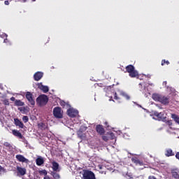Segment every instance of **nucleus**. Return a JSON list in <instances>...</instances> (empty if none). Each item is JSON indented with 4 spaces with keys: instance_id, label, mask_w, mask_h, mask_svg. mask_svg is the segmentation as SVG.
I'll return each mask as SVG.
<instances>
[{
    "instance_id": "obj_1",
    "label": "nucleus",
    "mask_w": 179,
    "mask_h": 179,
    "mask_svg": "<svg viewBox=\"0 0 179 179\" xmlns=\"http://www.w3.org/2000/svg\"><path fill=\"white\" fill-rule=\"evenodd\" d=\"M152 99H154L155 101H159L164 106H167L169 103H170V97L166 96L164 95H162L160 94H152Z\"/></svg>"
},
{
    "instance_id": "obj_2",
    "label": "nucleus",
    "mask_w": 179,
    "mask_h": 179,
    "mask_svg": "<svg viewBox=\"0 0 179 179\" xmlns=\"http://www.w3.org/2000/svg\"><path fill=\"white\" fill-rule=\"evenodd\" d=\"M126 71L129 73L130 78H136L139 76V73L135 70V67L132 64H129L125 68Z\"/></svg>"
},
{
    "instance_id": "obj_3",
    "label": "nucleus",
    "mask_w": 179,
    "mask_h": 179,
    "mask_svg": "<svg viewBox=\"0 0 179 179\" xmlns=\"http://www.w3.org/2000/svg\"><path fill=\"white\" fill-rule=\"evenodd\" d=\"M36 103L40 107H43V106H45L48 103V96L45 94L40 95L36 99Z\"/></svg>"
},
{
    "instance_id": "obj_4",
    "label": "nucleus",
    "mask_w": 179,
    "mask_h": 179,
    "mask_svg": "<svg viewBox=\"0 0 179 179\" xmlns=\"http://www.w3.org/2000/svg\"><path fill=\"white\" fill-rule=\"evenodd\" d=\"M153 115L157 117L158 121H162L163 122H167V116L166 115V113L164 111L159 113L157 111L153 112Z\"/></svg>"
},
{
    "instance_id": "obj_5",
    "label": "nucleus",
    "mask_w": 179,
    "mask_h": 179,
    "mask_svg": "<svg viewBox=\"0 0 179 179\" xmlns=\"http://www.w3.org/2000/svg\"><path fill=\"white\" fill-rule=\"evenodd\" d=\"M83 177L84 179H96L94 173L89 170H83Z\"/></svg>"
},
{
    "instance_id": "obj_6",
    "label": "nucleus",
    "mask_w": 179,
    "mask_h": 179,
    "mask_svg": "<svg viewBox=\"0 0 179 179\" xmlns=\"http://www.w3.org/2000/svg\"><path fill=\"white\" fill-rule=\"evenodd\" d=\"M25 97L31 106H35L36 101H34V98L33 97V94H31V92H27Z\"/></svg>"
},
{
    "instance_id": "obj_7",
    "label": "nucleus",
    "mask_w": 179,
    "mask_h": 179,
    "mask_svg": "<svg viewBox=\"0 0 179 179\" xmlns=\"http://www.w3.org/2000/svg\"><path fill=\"white\" fill-rule=\"evenodd\" d=\"M53 115L55 118H62L63 115L62 113H61V108L55 107L53 109Z\"/></svg>"
},
{
    "instance_id": "obj_8",
    "label": "nucleus",
    "mask_w": 179,
    "mask_h": 179,
    "mask_svg": "<svg viewBox=\"0 0 179 179\" xmlns=\"http://www.w3.org/2000/svg\"><path fill=\"white\" fill-rule=\"evenodd\" d=\"M78 114H79V112H78V110H76L72 108H69L67 110V115H69V117H71V118H75V117H76Z\"/></svg>"
},
{
    "instance_id": "obj_9",
    "label": "nucleus",
    "mask_w": 179,
    "mask_h": 179,
    "mask_svg": "<svg viewBox=\"0 0 179 179\" xmlns=\"http://www.w3.org/2000/svg\"><path fill=\"white\" fill-rule=\"evenodd\" d=\"M131 162L134 163L136 166H145V164H143V161L138 159V157H134L131 158Z\"/></svg>"
},
{
    "instance_id": "obj_10",
    "label": "nucleus",
    "mask_w": 179,
    "mask_h": 179,
    "mask_svg": "<svg viewBox=\"0 0 179 179\" xmlns=\"http://www.w3.org/2000/svg\"><path fill=\"white\" fill-rule=\"evenodd\" d=\"M96 131L97 133L99 134V135H104L106 130H104V127H103V125L98 124L96 126Z\"/></svg>"
},
{
    "instance_id": "obj_11",
    "label": "nucleus",
    "mask_w": 179,
    "mask_h": 179,
    "mask_svg": "<svg viewBox=\"0 0 179 179\" xmlns=\"http://www.w3.org/2000/svg\"><path fill=\"white\" fill-rule=\"evenodd\" d=\"M15 158L18 162H21L22 163H29V159H26V157L22 155H17Z\"/></svg>"
},
{
    "instance_id": "obj_12",
    "label": "nucleus",
    "mask_w": 179,
    "mask_h": 179,
    "mask_svg": "<svg viewBox=\"0 0 179 179\" xmlns=\"http://www.w3.org/2000/svg\"><path fill=\"white\" fill-rule=\"evenodd\" d=\"M52 169L53 171H61V169H59V164L55 161L52 162Z\"/></svg>"
},
{
    "instance_id": "obj_13",
    "label": "nucleus",
    "mask_w": 179,
    "mask_h": 179,
    "mask_svg": "<svg viewBox=\"0 0 179 179\" xmlns=\"http://www.w3.org/2000/svg\"><path fill=\"white\" fill-rule=\"evenodd\" d=\"M43 75L44 74L43 73V72L38 71L35 73L34 75V80L38 82V80H40L43 78Z\"/></svg>"
},
{
    "instance_id": "obj_14",
    "label": "nucleus",
    "mask_w": 179,
    "mask_h": 179,
    "mask_svg": "<svg viewBox=\"0 0 179 179\" xmlns=\"http://www.w3.org/2000/svg\"><path fill=\"white\" fill-rule=\"evenodd\" d=\"M38 89H40V90H42L43 93H48L50 90V89L48 88V86L43 85V83L38 84Z\"/></svg>"
},
{
    "instance_id": "obj_15",
    "label": "nucleus",
    "mask_w": 179,
    "mask_h": 179,
    "mask_svg": "<svg viewBox=\"0 0 179 179\" xmlns=\"http://www.w3.org/2000/svg\"><path fill=\"white\" fill-rule=\"evenodd\" d=\"M14 123H15V125L16 127H19V128H21V129L24 128V124H23V122H22V121H20V120L17 118L14 119Z\"/></svg>"
},
{
    "instance_id": "obj_16",
    "label": "nucleus",
    "mask_w": 179,
    "mask_h": 179,
    "mask_svg": "<svg viewBox=\"0 0 179 179\" xmlns=\"http://www.w3.org/2000/svg\"><path fill=\"white\" fill-rule=\"evenodd\" d=\"M12 134L13 135H14V136H17V138H19V139H23V135H22V133H20L19 131L13 129L12 131Z\"/></svg>"
},
{
    "instance_id": "obj_17",
    "label": "nucleus",
    "mask_w": 179,
    "mask_h": 179,
    "mask_svg": "<svg viewBox=\"0 0 179 179\" xmlns=\"http://www.w3.org/2000/svg\"><path fill=\"white\" fill-rule=\"evenodd\" d=\"M178 169H173L171 171L172 177L176 179H179Z\"/></svg>"
},
{
    "instance_id": "obj_18",
    "label": "nucleus",
    "mask_w": 179,
    "mask_h": 179,
    "mask_svg": "<svg viewBox=\"0 0 179 179\" xmlns=\"http://www.w3.org/2000/svg\"><path fill=\"white\" fill-rule=\"evenodd\" d=\"M17 171L20 176H24L26 174V169L20 166H17Z\"/></svg>"
},
{
    "instance_id": "obj_19",
    "label": "nucleus",
    "mask_w": 179,
    "mask_h": 179,
    "mask_svg": "<svg viewBox=\"0 0 179 179\" xmlns=\"http://www.w3.org/2000/svg\"><path fill=\"white\" fill-rule=\"evenodd\" d=\"M36 163L37 166H43V164H44V159H43L41 157H39L36 159Z\"/></svg>"
},
{
    "instance_id": "obj_20",
    "label": "nucleus",
    "mask_w": 179,
    "mask_h": 179,
    "mask_svg": "<svg viewBox=\"0 0 179 179\" xmlns=\"http://www.w3.org/2000/svg\"><path fill=\"white\" fill-rule=\"evenodd\" d=\"M57 172L58 171H54L50 172V175L52 176V177H53V179L61 178V176Z\"/></svg>"
},
{
    "instance_id": "obj_21",
    "label": "nucleus",
    "mask_w": 179,
    "mask_h": 179,
    "mask_svg": "<svg viewBox=\"0 0 179 179\" xmlns=\"http://www.w3.org/2000/svg\"><path fill=\"white\" fill-rule=\"evenodd\" d=\"M165 155L167 157H170V156H174V152H173V150L168 149L166 150Z\"/></svg>"
},
{
    "instance_id": "obj_22",
    "label": "nucleus",
    "mask_w": 179,
    "mask_h": 179,
    "mask_svg": "<svg viewBox=\"0 0 179 179\" xmlns=\"http://www.w3.org/2000/svg\"><path fill=\"white\" fill-rule=\"evenodd\" d=\"M15 106H17L18 107H22V106H24V102H23L20 100H16L15 101Z\"/></svg>"
},
{
    "instance_id": "obj_23",
    "label": "nucleus",
    "mask_w": 179,
    "mask_h": 179,
    "mask_svg": "<svg viewBox=\"0 0 179 179\" xmlns=\"http://www.w3.org/2000/svg\"><path fill=\"white\" fill-rule=\"evenodd\" d=\"M171 117L174 120V121L176 122V123L179 124V117H178V115H177L176 114H172Z\"/></svg>"
},
{
    "instance_id": "obj_24",
    "label": "nucleus",
    "mask_w": 179,
    "mask_h": 179,
    "mask_svg": "<svg viewBox=\"0 0 179 179\" xmlns=\"http://www.w3.org/2000/svg\"><path fill=\"white\" fill-rule=\"evenodd\" d=\"M82 127L78 130V131L77 132V135L79 136V138H83L84 135H83V131H82Z\"/></svg>"
},
{
    "instance_id": "obj_25",
    "label": "nucleus",
    "mask_w": 179,
    "mask_h": 179,
    "mask_svg": "<svg viewBox=\"0 0 179 179\" xmlns=\"http://www.w3.org/2000/svg\"><path fill=\"white\" fill-rule=\"evenodd\" d=\"M3 145V146L8 148V149H12V144L9 142H4Z\"/></svg>"
},
{
    "instance_id": "obj_26",
    "label": "nucleus",
    "mask_w": 179,
    "mask_h": 179,
    "mask_svg": "<svg viewBox=\"0 0 179 179\" xmlns=\"http://www.w3.org/2000/svg\"><path fill=\"white\" fill-rule=\"evenodd\" d=\"M166 64L167 65H170V62H169V60H166V59H162V60L161 65H162V66H164V65H166Z\"/></svg>"
},
{
    "instance_id": "obj_27",
    "label": "nucleus",
    "mask_w": 179,
    "mask_h": 179,
    "mask_svg": "<svg viewBox=\"0 0 179 179\" xmlns=\"http://www.w3.org/2000/svg\"><path fill=\"white\" fill-rule=\"evenodd\" d=\"M39 174H41V176L43 175V176H47L48 173H47V171L45 169H43L42 171H39Z\"/></svg>"
},
{
    "instance_id": "obj_28",
    "label": "nucleus",
    "mask_w": 179,
    "mask_h": 179,
    "mask_svg": "<svg viewBox=\"0 0 179 179\" xmlns=\"http://www.w3.org/2000/svg\"><path fill=\"white\" fill-rule=\"evenodd\" d=\"M22 121L26 124V122H29V117L28 116H23Z\"/></svg>"
},
{
    "instance_id": "obj_29",
    "label": "nucleus",
    "mask_w": 179,
    "mask_h": 179,
    "mask_svg": "<svg viewBox=\"0 0 179 179\" xmlns=\"http://www.w3.org/2000/svg\"><path fill=\"white\" fill-rule=\"evenodd\" d=\"M102 139L103 141H104L105 142H108V137L107 136H102Z\"/></svg>"
},
{
    "instance_id": "obj_30",
    "label": "nucleus",
    "mask_w": 179,
    "mask_h": 179,
    "mask_svg": "<svg viewBox=\"0 0 179 179\" xmlns=\"http://www.w3.org/2000/svg\"><path fill=\"white\" fill-rule=\"evenodd\" d=\"M3 105H4V106H9V100L5 99V100L3 101Z\"/></svg>"
},
{
    "instance_id": "obj_31",
    "label": "nucleus",
    "mask_w": 179,
    "mask_h": 179,
    "mask_svg": "<svg viewBox=\"0 0 179 179\" xmlns=\"http://www.w3.org/2000/svg\"><path fill=\"white\" fill-rule=\"evenodd\" d=\"M0 173H5V168L0 165Z\"/></svg>"
},
{
    "instance_id": "obj_32",
    "label": "nucleus",
    "mask_w": 179,
    "mask_h": 179,
    "mask_svg": "<svg viewBox=\"0 0 179 179\" xmlns=\"http://www.w3.org/2000/svg\"><path fill=\"white\" fill-rule=\"evenodd\" d=\"M114 99H115V100H120V98L117 95V92H115V94H114Z\"/></svg>"
},
{
    "instance_id": "obj_33",
    "label": "nucleus",
    "mask_w": 179,
    "mask_h": 179,
    "mask_svg": "<svg viewBox=\"0 0 179 179\" xmlns=\"http://www.w3.org/2000/svg\"><path fill=\"white\" fill-rule=\"evenodd\" d=\"M60 105L62 106V107H65V106H66V103H65V101H61Z\"/></svg>"
},
{
    "instance_id": "obj_34",
    "label": "nucleus",
    "mask_w": 179,
    "mask_h": 179,
    "mask_svg": "<svg viewBox=\"0 0 179 179\" xmlns=\"http://www.w3.org/2000/svg\"><path fill=\"white\" fill-rule=\"evenodd\" d=\"M124 96L125 97L126 100H129L131 97L128 94H124Z\"/></svg>"
},
{
    "instance_id": "obj_35",
    "label": "nucleus",
    "mask_w": 179,
    "mask_h": 179,
    "mask_svg": "<svg viewBox=\"0 0 179 179\" xmlns=\"http://www.w3.org/2000/svg\"><path fill=\"white\" fill-rule=\"evenodd\" d=\"M166 122H167L168 125H169V126L173 125V122H171V120H167V119H166Z\"/></svg>"
},
{
    "instance_id": "obj_36",
    "label": "nucleus",
    "mask_w": 179,
    "mask_h": 179,
    "mask_svg": "<svg viewBox=\"0 0 179 179\" xmlns=\"http://www.w3.org/2000/svg\"><path fill=\"white\" fill-rule=\"evenodd\" d=\"M170 90H171V92H172V93H173V94H176V90H174V89H173V88H171Z\"/></svg>"
},
{
    "instance_id": "obj_37",
    "label": "nucleus",
    "mask_w": 179,
    "mask_h": 179,
    "mask_svg": "<svg viewBox=\"0 0 179 179\" xmlns=\"http://www.w3.org/2000/svg\"><path fill=\"white\" fill-rule=\"evenodd\" d=\"M38 127H40L41 128H43V127H44V123L41 122L38 124Z\"/></svg>"
},
{
    "instance_id": "obj_38",
    "label": "nucleus",
    "mask_w": 179,
    "mask_h": 179,
    "mask_svg": "<svg viewBox=\"0 0 179 179\" xmlns=\"http://www.w3.org/2000/svg\"><path fill=\"white\" fill-rule=\"evenodd\" d=\"M110 136H111V139H114V133H110Z\"/></svg>"
},
{
    "instance_id": "obj_39",
    "label": "nucleus",
    "mask_w": 179,
    "mask_h": 179,
    "mask_svg": "<svg viewBox=\"0 0 179 179\" xmlns=\"http://www.w3.org/2000/svg\"><path fill=\"white\" fill-rule=\"evenodd\" d=\"M148 179H156V177H155L154 176H150L148 177Z\"/></svg>"
},
{
    "instance_id": "obj_40",
    "label": "nucleus",
    "mask_w": 179,
    "mask_h": 179,
    "mask_svg": "<svg viewBox=\"0 0 179 179\" xmlns=\"http://www.w3.org/2000/svg\"><path fill=\"white\" fill-rule=\"evenodd\" d=\"M104 125H106V128H108V122H104Z\"/></svg>"
},
{
    "instance_id": "obj_41",
    "label": "nucleus",
    "mask_w": 179,
    "mask_h": 179,
    "mask_svg": "<svg viewBox=\"0 0 179 179\" xmlns=\"http://www.w3.org/2000/svg\"><path fill=\"white\" fill-rule=\"evenodd\" d=\"M5 5H9V1L6 0L4 1Z\"/></svg>"
},
{
    "instance_id": "obj_42",
    "label": "nucleus",
    "mask_w": 179,
    "mask_h": 179,
    "mask_svg": "<svg viewBox=\"0 0 179 179\" xmlns=\"http://www.w3.org/2000/svg\"><path fill=\"white\" fill-rule=\"evenodd\" d=\"M44 179H51V178H50V176H46L44 177Z\"/></svg>"
},
{
    "instance_id": "obj_43",
    "label": "nucleus",
    "mask_w": 179,
    "mask_h": 179,
    "mask_svg": "<svg viewBox=\"0 0 179 179\" xmlns=\"http://www.w3.org/2000/svg\"><path fill=\"white\" fill-rule=\"evenodd\" d=\"M10 100H11V101H15V99L14 96H13V97L10 98Z\"/></svg>"
},
{
    "instance_id": "obj_44",
    "label": "nucleus",
    "mask_w": 179,
    "mask_h": 179,
    "mask_svg": "<svg viewBox=\"0 0 179 179\" xmlns=\"http://www.w3.org/2000/svg\"><path fill=\"white\" fill-rule=\"evenodd\" d=\"M99 169L100 170H101V169H103V166L99 165Z\"/></svg>"
},
{
    "instance_id": "obj_45",
    "label": "nucleus",
    "mask_w": 179,
    "mask_h": 179,
    "mask_svg": "<svg viewBox=\"0 0 179 179\" xmlns=\"http://www.w3.org/2000/svg\"><path fill=\"white\" fill-rule=\"evenodd\" d=\"M22 2L26 3L27 2V0H22Z\"/></svg>"
},
{
    "instance_id": "obj_46",
    "label": "nucleus",
    "mask_w": 179,
    "mask_h": 179,
    "mask_svg": "<svg viewBox=\"0 0 179 179\" xmlns=\"http://www.w3.org/2000/svg\"><path fill=\"white\" fill-rule=\"evenodd\" d=\"M4 43H6V41H8V39H4Z\"/></svg>"
},
{
    "instance_id": "obj_47",
    "label": "nucleus",
    "mask_w": 179,
    "mask_h": 179,
    "mask_svg": "<svg viewBox=\"0 0 179 179\" xmlns=\"http://www.w3.org/2000/svg\"><path fill=\"white\" fill-rule=\"evenodd\" d=\"M32 2H36V0H31Z\"/></svg>"
},
{
    "instance_id": "obj_48",
    "label": "nucleus",
    "mask_w": 179,
    "mask_h": 179,
    "mask_svg": "<svg viewBox=\"0 0 179 179\" xmlns=\"http://www.w3.org/2000/svg\"><path fill=\"white\" fill-rule=\"evenodd\" d=\"M139 86H142V84L140 83V84H139Z\"/></svg>"
},
{
    "instance_id": "obj_49",
    "label": "nucleus",
    "mask_w": 179,
    "mask_h": 179,
    "mask_svg": "<svg viewBox=\"0 0 179 179\" xmlns=\"http://www.w3.org/2000/svg\"><path fill=\"white\" fill-rule=\"evenodd\" d=\"M0 1H3V0H0Z\"/></svg>"
}]
</instances>
